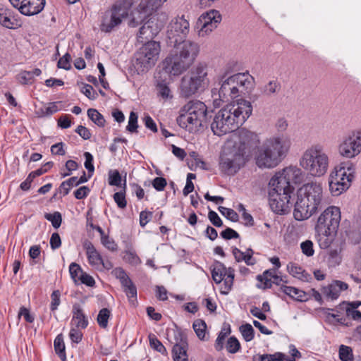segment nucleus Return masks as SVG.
Instances as JSON below:
<instances>
[{"instance_id":"6e6d98bb","label":"nucleus","mask_w":361,"mask_h":361,"mask_svg":"<svg viewBox=\"0 0 361 361\" xmlns=\"http://www.w3.org/2000/svg\"><path fill=\"white\" fill-rule=\"evenodd\" d=\"M81 92L92 100H94L97 97V92L93 89L92 86L88 84H85L82 86Z\"/></svg>"},{"instance_id":"c756f323","label":"nucleus","mask_w":361,"mask_h":361,"mask_svg":"<svg viewBox=\"0 0 361 361\" xmlns=\"http://www.w3.org/2000/svg\"><path fill=\"white\" fill-rule=\"evenodd\" d=\"M287 271L291 276L302 281H308L311 279V276L295 263L290 262L287 265Z\"/></svg>"},{"instance_id":"ea45409f","label":"nucleus","mask_w":361,"mask_h":361,"mask_svg":"<svg viewBox=\"0 0 361 361\" xmlns=\"http://www.w3.org/2000/svg\"><path fill=\"white\" fill-rule=\"evenodd\" d=\"M146 16L142 11L132 13L131 18L128 21V26L130 27H137L143 22Z\"/></svg>"},{"instance_id":"7ed1b4c3","label":"nucleus","mask_w":361,"mask_h":361,"mask_svg":"<svg viewBox=\"0 0 361 361\" xmlns=\"http://www.w3.org/2000/svg\"><path fill=\"white\" fill-rule=\"evenodd\" d=\"M171 47L173 49L164 59V68L173 75H179L193 64L200 54V46L197 42L183 40Z\"/></svg>"},{"instance_id":"ddd939ff","label":"nucleus","mask_w":361,"mask_h":361,"mask_svg":"<svg viewBox=\"0 0 361 361\" xmlns=\"http://www.w3.org/2000/svg\"><path fill=\"white\" fill-rule=\"evenodd\" d=\"M161 51L159 42L149 41L145 43L135 54V68L137 71L145 73L157 61Z\"/></svg>"},{"instance_id":"dca6fc26","label":"nucleus","mask_w":361,"mask_h":361,"mask_svg":"<svg viewBox=\"0 0 361 361\" xmlns=\"http://www.w3.org/2000/svg\"><path fill=\"white\" fill-rule=\"evenodd\" d=\"M231 140L235 143V149L243 153L247 159L252 155L257 147L259 148L260 142L257 133L245 128L240 129L235 139Z\"/></svg>"},{"instance_id":"052dcab7","label":"nucleus","mask_w":361,"mask_h":361,"mask_svg":"<svg viewBox=\"0 0 361 361\" xmlns=\"http://www.w3.org/2000/svg\"><path fill=\"white\" fill-rule=\"evenodd\" d=\"M230 333V329L228 331H225V329H222L219 333L215 343V348L216 350L220 351L223 349L224 341L226 336Z\"/></svg>"},{"instance_id":"aec40b11","label":"nucleus","mask_w":361,"mask_h":361,"mask_svg":"<svg viewBox=\"0 0 361 361\" xmlns=\"http://www.w3.org/2000/svg\"><path fill=\"white\" fill-rule=\"evenodd\" d=\"M161 25L154 18L148 19L139 29L137 34V40L144 42L154 38L161 30Z\"/></svg>"},{"instance_id":"c03bdc74","label":"nucleus","mask_w":361,"mask_h":361,"mask_svg":"<svg viewBox=\"0 0 361 361\" xmlns=\"http://www.w3.org/2000/svg\"><path fill=\"white\" fill-rule=\"evenodd\" d=\"M157 94L164 99L172 98L171 90L166 83H158L157 85Z\"/></svg>"},{"instance_id":"864d4df0","label":"nucleus","mask_w":361,"mask_h":361,"mask_svg":"<svg viewBox=\"0 0 361 361\" xmlns=\"http://www.w3.org/2000/svg\"><path fill=\"white\" fill-rule=\"evenodd\" d=\"M121 183V177L117 170L109 172V184L110 185L119 186Z\"/></svg>"},{"instance_id":"b1692460","label":"nucleus","mask_w":361,"mask_h":361,"mask_svg":"<svg viewBox=\"0 0 361 361\" xmlns=\"http://www.w3.org/2000/svg\"><path fill=\"white\" fill-rule=\"evenodd\" d=\"M348 285L341 281H335L326 287L324 288L323 293L331 300L337 299L341 292L347 290Z\"/></svg>"},{"instance_id":"13d9d810","label":"nucleus","mask_w":361,"mask_h":361,"mask_svg":"<svg viewBox=\"0 0 361 361\" xmlns=\"http://www.w3.org/2000/svg\"><path fill=\"white\" fill-rule=\"evenodd\" d=\"M80 328H76L71 326L70 332H69V337L72 342L78 343L81 341L82 338V333L80 330H79Z\"/></svg>"},{"instance_id":"338daca9","label":"nucleus","mask_w":361,"mask_h":361,"mask_svg":"<svg viewBox=\"0 0 361 361\" xmlns=\"http://www.w3.org/2000/svg\"><path fill=\"white\" fill-rule=\"evenodd\" d=\"M208 218L214 226H215L216 227H221L223 226V222H222L221 218L219 216L217 213L215 212L214 211L209 212Z\"/></svg>"},{"instance_id":"79ce46f5","label":"nucleus","mask_w":361,"mask_h":361,"mask_svg":"<svg viewBox=\"0 0 361 361\" xmlns=\"http://www.w3.org/2000/svg\"><path fill=\"white\" fill-rule=\"evenodd\" d=\"M44 218L51 221L53 227L55 228H58L61 224L62 217L59 212H56L54 214L46 213Z\"/></svg>"},{"instance_id":"cd10ccee","label":"nucleus","mask_w":361,"mask_h":361,"mask_svg":"<svg viewBox=\"0 0 361 361\" xmlns=\"http://www.w3.org/2000/svg\"><path fill=\"white\" fill-rule=\"evenodd\" d=\"M42 73L39 68H35L32 71H22L16 77V80L20 85H31L35 81V76H39Z\"/></svg>"},{"instance_id":"774afa93","label":"nucleus","mask_w":361,"mask_h":361,"mask_svg":"<svg viewBox=\"0 0 361 361\" xmlns=\"http://www.w3.org/2000/svg\"><path fill=\"white\" fill-rule=\"evenodd\" d=\"M221 236L226 240H231L232 238H238L239 234L231 228H227L223 231L221 233Z\"/></svg>"},{"instance_id":"a19ab883","label":"nucleus","mask_w":361,"mask_h":361,"mask_svg":"<svg viewBox=\"0 0 361 361\" xmlns=\"http://www.w3.org/2000/svg\"><path fill=\"white\" fill-rule=\"evenodd\" d=\"M240 333L243 338L247 341H250L254 338L255 331L251 324H245L240 327Z\"/></svg>"},{"instance_id":"412c9836","label":"nucleus","mask_w":361,"mask_h":361,"mask_svg":"<svg viewBox=\"0 0 361 361\" xmlns=\"http://www.w3.org/2000/svg\"><path fill=\"white\" fill-rule=\"evenodd\" d=\"M45 2V0H25L17 9L25 16H34L44 9Z\"/></svg>"},{"instance_id":"f257e3e1","label":"nucleus","mask_w":361,"mask_h":361,"mask_svg":"<svg viewBox=\"0 0 361 361\" xmlns=\"http://www.w3.org/2000/svg\"><path fill=\"white\" fill-rule=\"evenodd\" d=\"M252 112L250 102L245 99L227 104L215 115L211 124L212 130L218 136L233 132L245 122Z\"/></svg>"},{"instance_id":"e433bc0d","label":"nucleus","mask_w":361,"mask_h":361,"mask_svg":"<svg viewBox=\"0 0 361 361\" xmlns=\"http://www.w3.org/2000/svg\"><path fill=\"white\" fill-rule=\"evenodd\" d=\"M87 116L96 125L103 127L105 124L104 116L95 109H89Z\"/></svg>"},{"instance_id":"c9c22d12","label":"nucleus","mask_w":361,"mask_h":361,"mask_svg":"<svg viewBox=\"0 0 361 361\" xmlns=\"http://www.w3.org/2000/svg\"><path fill=\"white\" fill-rule=\"evenodd\" d=\"M111 311L108 308H102L99 310L97 317V322L101 328L106 329L108 326Z\"/></svg>"},{"instance_id":"1a4fd4ad","label":"nucleus","mask_w":361,"mask_h":361,"mask_svg":"<svg viewBox=\"0 0 361 361\" xmlns=\"http://www.w3.org/2000/svg\"><path fill=\"white\" fill-rule=\"evenodd\" d=\"M208 66L203 62L198 63L181 79L180 92L185 97H189L199 92L204 91L209 84Z\"/></svg>"},{"instance_id":"9b49d317","label":"nucleus","mask_w":361,"mask_h":361,"mask_svg":"<svg viewBox=\"0 0 361 361\" xmlns=\"http://www.w3.org/2000/svg\"><path fill=\"white\" fill-rule=\"evenodd\" d=\"M355 178V166L350 161L341 162L329 177V190L332 195L338 196L347 190Z\"/></svg>"},{"instance_id":"a878e982","label":"nucleus","mask_w":361,"mask_h":361,"mask_svg":"<svg viewBox=\"0 0 361 361\" xmlns=\"http://www.w3.org/2000/svg\"><path fill=\"white\" fill-rule=\"evenodd\" d=\"M232 254L236 262H244L248 266L255 264L256 259L253 257L254 251L251 248H248L245 252H243L237 247L232 249Z\"/></svg>"},{"instance_id":"5fc2aeb1","label":"nucleus","mask_w":361,"mask_h":361,"mask_svg":"<svg viewBox=\"0 0 361 361\" xmlns=\"http://www.w3.org/2000/svg\"><path fill=\"white\" fill-rule=\"evenodd\" d=\"M114 200L115 202L116 203L117 206L120 209H124L126 207L127 201H126V197H125V190L117 192L114 193Z\"/></svg>"},{"instance_id":"69168bd1","label":"nucleus","mask_w":361,"mask_h":361,"mask_svg":"<svg viewBox=\"0 0 361 361\" xmlns=\"http://www.w3.org/2000/svg\"><path fill=\"white\" fill-rule=\"evenodd\" d=\"M166 184V180L163 177H157L152 181V185L157 191L164 190Z\"/></svg>"},{"instance_id":"e2e57ef3","label":"nucleus","mask_w":361,"mask_h":361,"mask_svg":"<svg viewBox=\"0 0 361 361\" xmlns=\"http://www.w3.org/2000/svg\"><path fill=\"white\" fill-rule=\"evenodd\" d=\"M79 283L85 284L89 287H94L95 285V281L92 276L84 271V273L80 276Z\"/></svg>"},{"instance_id":"20e7f679","label":"nucleus","mask_w":361,"mask_h":361,"mask_svg":"<svg viewBox=\"0 0 361 361\" xmlns=\"http://www.w3.org/2000/svg\"><path fill=\"white\" fill-rule=\"evenodd\" d=\"M323 200V188L317 182L304 184L297 191L293 216L295 220L302 221L315 214Z\"/></svg>"},{"instance_id":"37998d69","label":"nucleus","mask_w":361,"mask_h":361,"mask_svg":"<svg viewBox=\"0 0 361 361\" xmlns=\"http://www.w3.org/2000/svg\"><path fill=\"white\" fill-rule=\"evenodd\" d=\"M329 262L334 265H338L341 262V255L340 249H331L329 251Z\"/></svg>"},{"instance_id":"58836bf2","label":"nucleus","mask_w":361,"mask_h":361,"mask_svg":"<svg viewBox=\"0 0 361 361\" xmlns=\"http://www.w3.org/2000/svg\"><path fill=\"white\" fill-rule=\"evenodd\" d=\"M149 341L150 346L157 350V352L161 353L162 355H166V349L164 345L161 343V341L154 335H149Z\"/></svg>"},{"instance_id":"f704fd0d","label":"nucleus","mask_w":361,"mask_h":361,"mask_svg":"<svg viewBox=\"0 0 361 361\" xmlns=\"http://www.w3.org/2000/svg\"><path fill=\"white\" fill-rule=\"evenodd\" d=\"M192 328L200 340H204L206 336L207 324L204 320L196 319L192 324Z\"/></svg>"},{"instance_id":"49530a36","label":"nucleus","mask_w":361,"mask_h":361,"mask_svg":"<svg viewBox=\"0 0 361 361\" xmlns=\"http://www.w3.org/2000/svg\"><path fill=\"white\" fill-rule=\"evenodd\" d=\"M274 271L271 270L265 271L262 275H258L257 279L261 282H264V288H270L271 286V279L274 275Z\"/></svg>"},{"instance_id":"bb28decb","label":"nucleus","mask_w":361,"mask_h":361,"mask_svg":"<svg viewBox=\"0 0 361 361\" xmlns=\"http://www.w3.org/2000/svg\"><path fill=\"white\" fill-rule=\"evenodd\" d=\"M166 1L167 0H144L140 4L138 8L145 15H151L161 8Z\"/></svg>"},{"instance_id":"c85d7f7f","label":"nucleus","mask_w":361,"mask_h":361,"mask_svg":"<svg viewBox=\"0 0 361 361\" xmlns=\"http://www.w3.org/2000/svg\"><path fill=\"white\" fill-rule=\"evenodd\" d=\"M280 290L298 301L303 302L309 299L307 293L293 286L282 285Z\"/></svg>"},{"instance_id":"2f4dec72","label":"nucleus","mask_w":361,"mask_h":361,"mask_svg":"<svg viewBox=\"0 0 361 361\" xmlns=\"http://www.w3.org/2000/svg\"><path fill=\"white\" fill-rule=\"evenodd\" d=\"M281 90V84L276 80H270L261 88V92L264 96H271L277 94Z\"/></svg>"},{"instance_id":"680f3d73","label":"nucleus","mask_w":361,"mask_h":361,"mask_svg":"<svg viewBox=\"0 0 361 361\" xmlns=\"http://www.w3.org/2000/svg\"><path fill=\"white\" fill-rule=\"evenodd\" d=\"M101 242L106 248L111 251H116L118 248L114 240L106 235L101 238Z\"/></svg>"},{"instance_id":"603ef678","label":"nucleus","mask_w":361,"mask_h":361,"mask_svg":"<svg viewBox=\"0 0 361 361\" xmlns=\"http://www.w3.org/2000/svg\"><path fill=\"white\" fill-rule=\"evenodd\" d=\"M84 157L85 158V167L89 173V177H90L94 171V166L93 165V156L91 153L86 152L84 153Z\"/></svg>"},{"instance_id":"5701e85b","label":"nucleus","mask_w":361,"mask_h":361,"mask_svg":"<svg viewBox=\"0 0 361 361\" xmlns=\"http://www.w3.org/2000/svg\"><path fill=\"white\" fill-rule=\"evenodd\" d=\"M72 313L73 317L71 322L72 326L85 329L88 326V319L79 305H73Z\"/></svg>"},{"instance_id":"6e6552de","label":"nucleus","mask_w":361,"mask_h":361,"mask_svg":"<svg viewBox=\"0 0 361 361\" xmlns=\"http://www.w3.org/2000/svg\"><path fill=\"white\" fill-rule=\"evenodd\" d=\"M207 106L200 101H190L180 109L177 118L179 126L190 133L200 130L207 120Z\"/></svg>"},{"instance_id":"09e8293b","label":"nucleus","mask_w":361,"mask_h":361,"mask_svg":"<svg viewBox=\"0 0 361 361\" xmlns=\"http://www.w3.org/2000/svg\"><path fill=\"white\" fill-rule=\"evenodd\" d=\"M137 115L135 112L131 111L126 129L130 133H135L137 132Z\"/></svg>"},{"instance_id":"8fccbe9b","label":"nucleus","mask_w":361,"mask_h":361,"mask_svg":"<svg viewBox=\"0 0 361 361\" xmlns=\"http://www.w3.org/2000/svg\"><path fill=\"white\" fill-rule=\"evenodd\" d=\"M300 248L302 253L307 257H312L314 254L313 243L310 240H306L305 241L302 242L300 244Z\"/></svg>"},{"instance_id":"de8ad7c7","label":"nucleus","mask_w":361,"mask_h":361,"mask_svg":"<svg viewBox=\"0 0 361 361\" xmlns=\"http://www.w3.org/2000/svg\"><path fill=\"white\" fill-rule=\"evenodd\" d=\"M226 348L230 353H235L239 350L240 344L235 337L231 336L228 339Z\"/></svg>"},{"instance_id":"a211bd4d","label":"nucleus","mask_w":361,"mask_h":361,"mask_svg":"<svg viewBox=\"0 0 361 361\" xmlns=\"http://www.w3.org/2000/svg\"><path fill=\"white\" fill-rule=\"evenodd\" d=\"M189 32V23L183 17H176L171 20L168 26L167 38L169 46L185 40Z\"/></svg>"},{"instance_id":"f03ea898","label":"nucleus","mask_w":361,"mask_h":361,"mask_svg":"<svg viewBox=\"0 0 361 361\" xmlns=\"http://www.w3.org/2000/svg\"><path fill=\"white\" fill-rule=\"evenodd\" d=\"M291 145V139L286 134L274 135L266 138L257 149L256 164L259 168L276 167L288 155Z\"/></svg>"},{"instance_id":"9d476101","label":"nucleus","mask_w":361,"mask_h":361,"mask_svg":"<svg viewBox=\"0 0 361 361\" xmlns=\"http://www.w3.org/2000/svg\"><path fill=\"white\" fill-rule=\"evenodd\" d=\"M133 0H116L102 16L100 30L111 32L126 19L131 12Z\"/></svg>"},{"instance_id":"a18cd8bd","label":"nucleus","mask_w":361,"mask_h":361,"mask_svg":"<svg viewBox=\"0 0 361 361\" xmlns=\"http://www.w3.org/2000/svg\"><path fill=\"white\" fill-rule=\"evenodd\" d=\"M218 209L222 215L231 221L235 222L238 220V214L233 209L222 206L219 207Z\"/></svg>"},{"instance_id":"393cba45","label":"nucleus","mask_w":361,"mask_h":361,"mask_svg":"<svg viewBox=\"0 0 361 361\" xmlns=\"http://www.w3.org/2000/svg\"><path fill=\"white\" fill-rule=\"evenodd\" d=\"M280 172L283 174V178H286L290 185L300 183L304 177L301 169L297 166H290L283 169Z\"/></svg>"},{"instance_id":"4468645a","label":"nucleus","mask_w":361,"mask_h":361,"mask_svg":"<svg viewBox=\"0 0 361 361\" xmlns=\"http://www.w3.org/2000/svg\"><path fill=\"white\" fill-rule=\"evenodd\" d=\"M341 218L340 208L329 206L319 215L316 228L324 235H334L337 233Z\"/></svg>"},{"instance_id":"2eb2a0df","label":"nucleus","mask_w":361,"mask_h":361,"mask_svg":"<svg viewBox=\"0 0 361 361\" xmlns=\"http://www.w3.org/2000/svg\"><path fill=\"white\" fill-rule=\"evenodd\" d=\"M340 157L353 159L361 153V130H354L343 137L337 146Z\"/></svg>"},{"instance_id":"0eeeda50","label":"nucleus","mask_w":361,"mask_h":361,"mask_svg":"<svg viewBox=\"0 0 361 361\" xmlns=\"http://www.w3.org/2000/svg\"><path fill=\"white\" fill-rule=\"evenodd\" d=\"M219 90V99L228 102L238 97L241 94L251 91L255 85V78L248 72L238 73L221 79Z\"/></svg>"},{"instance_id":"72a5a7b5","label":"nucleus","mask_w":361,"mask_h":361,"mask_svg":"<svg viewBox=\"0 0 361 361\" xmlns=\"http://www.w3.org/2000/svg\"><path fill=\"white\" fill-rule=\"evenodd\" d=\"M54 350L61 360L65 361L66 355L65 353V344L61 334L58 335L54 340Z\"/></svg>"},{"instance_id":"4be33fe9","label":"nucleus","mask_w":361,"mask_h":361,"mask_svg":"<svg viewBox=\"0 0 361 361\" xmlns=\"http://www.w3.org/2000/svg\"><path fill=\"white\" fill-rule=\"evenodd\" d=\"M84 247L86 250V255L90 265L94 269L99 270L102 260L100 254L91 242H86L84 244Z\"/></svg>"},{"instance_id":"423d86ee","label":"nucleus","mask_w":361,"mask_h":361,"mask_svg":"<svg viewBox=\"0 0 361 361\" xmlns=\"http://www.w3.org/2000/svg\"><path fill=\"white\" fill-rule=\"evenodd\" d=\"M300 166L312 177H322L329 168L330 157L320 145L307 147L299 159Z\"/></svg>"},{"instance_id":"6ab92c4d","label":"nucleus","mask_w":361,"mask_h":361,"mask_svg":"<svg viewBox=\"0 0 361 361\" xmlns=\"http://www.w3.org/2000/svg\"><path fill=\"white\" fill-rule=\"evenodd\" d=\"M221 21V15L217 10H210L202 13L197 20L200 27L199 35L204 37L217 27Z\"/></svg>"},{"instance_id":"4c0bfd02","label":"nucleus","mask_w":361,"mask_h":361,"mask_svg":"<svg viewBox=\"0 0 361 361\" xmlns=\"http://www.w3.org/2000/svg\"><path fill=\"white\" fill-rule=\"evenodd\" d=\"M69 272L74 283L78 284L80 276L84 273L81 267L75 262H72L69 266Z\"/></svg>"},{"instance_id":"0e129e2a","label":"nucleus","mask_w":361,"mask_h":361,"mask_svg":"<svg viewBox=\"0 0 361 361\" xmlns=\"http://www.w3.org/2000/svg\"><path fill=\"white\" fill-rule=\"evenodd\" d=\"M173 354L188 357L187 348L185 344H176L173 348Z\"/></svg>"},{"instance_id":"7c9ffc66","label":"nucleus","mask_w":361,"mask_h":361,"mask_svg":"<svg viewBox=\"0 0 361 361\" xmlns=\"http://www.w3.org/2000/svg\"><path fill=\"white\" fill-rule=\"evenodd\" d=\"M0 23L9 29H15L20 25L19 21L11 16L9 10L2 8L0 10Z\"/></svg>"},{"instance_id":"f3484780","label":"nucleus","mask_w":361,"mask_h":361,"mask_svg":"<svg viewBox=\"0 0 361 361\" xmlns=\"http://www.w3.org/2000/svg\"><path fill=\"white\" fill-rule=\"evenodd\" d=\"M212 276L215 283H221L223 282L220 287V293L223 295L228 294L233 284L234 269L231 267L226 268L223 263L216 262L212 265Z\"/></svg>"},{"instance_id":"f8f14e48","label":"nucleus","mask_w":361,"mask_h":361,"mask_svg":"<svg viewBox=\"0 0 361 361\" xmlns=\"http://www.w3.org/2000/svg\"><path fill=\"white\" fill-rule=\"evenodd\" d=\"M247 160L244 154L235 149V143L228 140L220 156L219 169L227 175H234L245 165Z\"/></svg>"},{"instance_id":"473e14b6","label":"nucleus","mask_w":361,"mask_h":361,"mask_svg":"<svg viewBox=\"0 0 361 361\" xmlns=\"http://www.w3.org/2000/svg\"><path fill=\"white\" fill-rule=\"evenodd\" d=\"M338 357L341 361H354L353 348L345 345H341L338 348Z\"/></svg>"},{"instance_id":"3c124183","label":"nucleus","mask_w":361,"mask_h":361,"mask_svg":"<svg viewBox=\"0 0 361 361\" xmlns=\"http://www.w3.org/2000/svg\"><path fill=\"white\" fill-rule=\"evenodd\" d=\"M123 291L126 294L128 300L133 304L137 300V288L134 283L129 285L123 289Z\"/></svg>"},{"instance_id":"4d7b16f0","label":"nucleus","mask_w":361,"mask_h":361,"mask_svg":"<svg viewBox=\"0 0 361 361\" xmlns=\"http://www.w3.org/2000/svg\"><path fill=\"white\" fill-rule=\"evenodd\" d=\"M71 56L68 53L63 55L58 61L57 66L59 68L65 70H69L71 68Z\"/></svg>"},{"instance_id":"bf43d9fd","label":"nucleus","mask_w":361,"mask_h":361,"mask_svg":"<svg viewBox=\"0 0 361 361\" xmlns=\"http://www.w3.org/2000/svg\"><path fill=\"white\" fill-rule=\"evenodd\" d=\"M60 296L61 293L58 290L53 291L51 294L50 309L51 311H55L59 306L61 302Z\"/></svg>"},{"instance_id":"39448f33","label":"nucleus","mask_w":361,"mask_h":361,"mask_svg":"<svg viewBox=\"0 0 361 361\" xmlns=\"http://www.w3.org/2000/svg\"><path fill=\"white\" fill-rule=\"evenodd\" d=\"M269 204L276 214H283L288 212L292 207L291 195L294 187L290 184L281 172L276 173L269 183Z\"/></svg>"}]
</instances>
